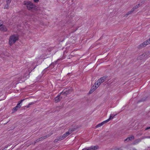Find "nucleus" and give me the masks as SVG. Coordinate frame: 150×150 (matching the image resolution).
<instances>
[{
    "label": "nucleus",
    "mask_w": 150,
    "mask_h": 150,
    "mask_svg": "<svg viewBox=\"0 0 150 150\" xmlns=\"http://www.w3.org/2000/svg\"><path fill=\"white\" fill-rule=\"evenodd\" d=\"M149 44H150V38L146 40Z\"/></svg>",
    "instance_id": "c85d7f7f"
},
{
    "label": "nucleus",
    "mask_w": 150,
    "mask_h": 150,
    "mask_svg": "<svg viewBox=\"0 0 150 150\" xmlns=\"http://www.w3.org/2000/svg\"><path fill=\"white\" fill-rule=\"evenodd\" d=\"M150 54V52L149 51H147L143 54L138 57L137 59L138 60H141L147 57Z\"/></svg>",
    "instance_id": "20e7f679"
},
{
    "label": "nucleus",
    "mask_w": 150,
    "mask_h": 150,
    "mask_svg": "<svg viewBox=\"0 0 150 150\" xmlns=\"http://www.w3.org/2000/svg\"><path fill=\"white\" fill-rule=\"evenodd\" d=\"M9 4H7L4 6V8H7V9H8V8H9Z\"/></svg>",
    "instance_id": "b1692460"
},
{
    "label": "nucleus",
    "mask_w": 150,
    "mask_h": 150,
    "mask_svg": "<svg viewBox=\"0 0 150 150\" xmlns=\"http://www.w3.org/2000/svg\"><path fill=\"white\" fill-rule=\"evenodd\" d=\"M7 147H8V146H5V148H7Z\"/></svg>",
    "instance_id": "4c0bfd02"
},
{
    "label": "nucleus",
    "mask_w": 150,
    "mask_h": 150,
    "mask_svg": "<svg viewBox=\"0 0 150 150\" xmlns=\"http://www.w3.org/2000/svg\"><path fill=\"white\" fill-rule=\"evenodd\" d=\"M18 108L17 107V106H16L15 107H14L13 109V113L15 112H16L18 109Z\"/></svg>",
    "instance_id": "aec40b11"
},
{
    "label": "nucleus",
    "mask_w": 150,
    "mask_h": 150,
    "mask_svg": "<svg viewBox=\"0 0 150 150\" xmlns=\"http://www.w3.org/2000/svg\"><path fill=\"white\" fill-rule=\"evenodd\" d=\"M147 138H150V136H148L146 137Z\"/></svg>",
    "instance_id": "e433bc0d"
},
{
    "label": "nucleus",
    "mask_w": 150,
    "mask_h": 150,
    "mask_svg": "<svg viewBox=\"0 0 150 150\" xmlns=\"http://www.w3.org/2000/svg\"><path fill=\"white\" fill-rule=\"evenodd\" d=\"M43 139V137H42L38 139H37L34 142V144H35L36 142H38L42 140Z\"/></svg>",
    "instance_id": "a211bd4d"
},
{
    "label": "nucleus",
    "mask_w": 150,
    "mask_h": 150,
    "mask_svg": "<svg viewBox=\"0 0 150 150\" xmlns=\"http://www.w3.org/2000/svg\"><path fill=\"white\" fill-rule=\"evenodd\" d=\"M70 130V129H69V131L68 132H67L66 133H65V134L67 135V136L68 135H69V134H70L71 133H70L69 132V131Z\"/></svg>",
    "instance_id": "bb28decb"
},
{
    "label": "nucleus",
    "mask_w": 150,
    "mask_h": 150,
    "mask_svg": "<svg viewBox=\"0 0 150 150\" xmlns=\"http://www.w3.org/2000/svg\"><path fill=\"white\" fill-rule=\"evenodd\" d=\"M150 129V127H147L145 129V130H147L148 129Z\"/></svg>",
    "instance_id": "473e14b6"
},
{
    "label": "nucleus",
    "mask_w": 150,
    "mask_h": 150,
    "mask_svg": "<svg viewBox=\"0 0 150 150\" xmlns=\"http://www.w3.org/2000/svg\"><path fill=\"white\" fill-rule=\"evenodd\" d=\"M63 98V96L62 95H61V93L60 94L54 98V101L55 103H57L60 101L61 99Z\"/></svg>",
    "instance_id": "423d86ee"
},
{
    "label": "nucleus",
    "mask_w": 150,
    "mask_h": 150,
    "mask_svg": "<svg viewBox=\"0 0 150 150\" xmlns=\"http://www.w3.org/2000/svg\"><path fill=\"white\" fill-rule=\"evenodd\" d=\"M23 4L26 6L27 8L29 10H31L35 8L36 7L34 4L29 1H24Z\"/></svg>",
    "instance_id": "f03ea898"
},
{
    "label": "nucleus",
    "mask_w": 150,
    "mask_h": 150,
    "mask_svg": "<svg viewBox=\"0 0 150 150\" xmlns=\"http://www.w3.org/2000/svg\"><path fill=\"white\" fill-rule=\"evenodd\" d=\"M34 103V102H31V103H30L29 104V105L30 106V105H31L32 104H33Z\"/></svg>",
    "instance_id": "2f4dec72"
},
{
    "label": "nucleus",
    "mask_w": 150,
    "mask_h": 150,
    "mask_svg": "<svg viewBox=\"0 0 150 150\" xmlns=\"http://www.w3.org/2000/svg\"><path fill=\"white\" fill-rule=\"evenodd\" d=\"M63 139H64L62 136H59L57 137V138L54 140V142H57L58 141H61Z\"/></svg>",
    "instance_id": "9b49d317"
},
{
    "label": "nucleus",
    "mask_w": 150,
    "mask_h": 150,
    "mask_svg": "<svg viewBox=\"0 0 150 150\" xmlns=\"http://www.w3.org/2000/svg\"><path fill=\"white\" fill-rule=\"evenodd\" d=\"M115 150H120V149H116Z\"/></svg>",
    "instance_id": "58836bf2"
},
{
    "label": "nucleus",
    "mask_w": 150,
    "mask_h": 150,
    "mask_svg": "<svg viewBox=\"0 0 150 150\" xmlns=\"http://www.w3.org/2000/svg\"><path fill=\"white\" fill-rule=\"evenodd\" d=\"M98 87L96 85H94L93 86H92L89 91V93L90 94L92 93L95 90H96Z\"/></svg>",
    "instance_id": "6e6552de"
},
{
    "label": "nucleus",
    "mask_w": 150,
    "mask_h": 150,
    "mask_svg": "<svg viewBox=\"0 0 150 150\" xmlns=\"http://www.w3.org/2000/svg\"><path fill=\"white\" fill-rule=\"evenodd\" d=\"M25 107H26L27 108H28L30 107V105H27V106H25Z\"/></svg>",
    "instance_id": "f704fd0d"
},
{
    "label": "nucleus",
    "mask_w": 150,
    "mask_h": 150,
    "mask_svg": "<svg viewBox=\"0 0 150 150\" xmlns=\"http://www.w3.org/2000/svg\"><path fill=\"white\" fill-rule=\"evenodd\" d=\"M141 2L142 3H143L145 1V0H141Z\"/></svg>",
    "instance_id": "72a5a7b5"
},
{
    "label": "nucleus",
    "mask_w": 150,
    "mask_h": 150,
    "mask_svg": "<svg viewBox=\"0 0 150 150\" xmlns=\"http://www.w3.org/2000/svg\"><path fill=\"white\" fill-rule=\"evenodd\" d=\"M140 6V4H137V5H136V6H135L134 8L135 9H136V8H138Z\"/></svg>",
    "instance_id": "a878e982"
},
{
    "label": "nucleus",
    "mask_w": 150,
    "mask_h": 150,
    "mask_svg": "<svg viewBox=\"0 0 150 150\" xmlns=\"http://www.w3.org/2000/svg\"><path fill=\"white\" fill-rule=\"evenodd\" d=\"M11 1V0H6V3L7 4H10Z\"/></svg>",
    "instance_id": "393cba45"
},
{
    "label": "nucleus",
    "mask_w": 150,
    "mask_h": 150,
    "mask_svg": "<svg viewBox=\"0 0 150 150\" xmlns=\"http://www.w3.org/2000/svg\"><path fill=\"white\" fill-rule=\"evenodd\" d=\"M32 71V70H31L30 69V70H29V74H28V76H25V77L26 78H28L29 77V74H30V73L31 72V71Z\"/></svg>",
    "instance_id": "4be33fe9"
},
{
    "label": "nucleus",
    "mask_w": 150,
    "mask_h": 150,
    "mask_svg": "<svg viewBox=\"0 0 150 150\" xmlns=\"http://www.w3.org/2000/svg\"><path fill=\"white\" fill-rule=\"evenodd\" d=\"M107 123L105 120L102 122L100 123L97 125L96 127V128H98L100 127L101 126L103 125L105 123Z\"/></svg>",
    "instance_id": "f8f14e48"
},
{
    "label": "nucleus",
    "mask_w": 150,
    "mask_h": 150,
    "mask_svg": "<svg viewBox=\"0 0 150 150\" xmlns=\"http://www.w3.org/2000/svg\"><path fill=\"white\" fill-rule=\"evenodd\" d=\"M135 9L134 8V7H133L131 10L130 11L132 13H133L134 11V10Z\"/></svg>",
    "instance_id": "c756f323"
},
{
    "label": "nucleus",
    "mask_w": 150,
    "mask_h": 150,
    "mask_svg": "<svg viewBox=\"0 0 150 150\" xmlns=\"http://www.w3.org/2000/svg\"><path fill=\"white\" fill-rule=\"evenodd\" d=\"M91 149L92 148H90V147H88L85 148L83 149L82 150H91V149Z\"/></svg>",
    "instance_id": "5701e85b"
},
{
    "label": "nucleus",
    "mask_w": 150,
    "mask_h": 150,
    "mask_svg": "<svg viewBox=\"0 0 150 150\" xmlns=\"http://www.w3.org/2000/svg\"><path fill=\"white\" fill-rule=\"evenodd\" d=\"M117 115V114H115V115H114V114H111L110 117H109V119H108L106 120L105 121H106V122H109L110 120L112 119H113V117L115 116H116V115Z\"/></svg>",
    "instance_id": "9d476101"
},
{
    "label": "nucleus",
    "mask_w": 150,
    "mask_h": 150,
    "mask_svg": "<svg viewBox=\"0 0 150 150\" xmlns=\"http://www.w3.org/2000/svg\"><path fill=\"white\" fill-rule=\"evenodd\" d=\"M148 44H149L148 43V42H147V41H146L143 42L142 43V44H141L140 45H139L138 46V47L139 49H141L142 48L144 47H145V46H146Z\"/></svg>",
    "instance_id": "0eeeda50"
},
{
    "label": "nucleus",
    "mask_w": 150,
    "mask_h": 150,
    "mask_svg": "<svg viewBox=\"0 0 150 150\" xmlns=\"http://www.w3.org/2000/svg\"><path fill=\"white\" fill-rule=\"evenodd\" d=\"M24 100V99L21 100V101H19L18 102L16 106L18 108H20L21 107V105H20L21 103Z\"/></svg>",
    "instance_id": "2eb2a0df"
},
{
    "label": "nucleus",
    "mask_w": 150,
    "mask_h": 150,
    "mask_svg": "<svg viewBox=\"0 0 150 150\" xmlns=\"http://www.w3.org/2000/svg\"><path fill=\"white\" fill-rule=\"evenodd\" d=\"M130 150H137L134 149H130Z\"/></svg>",
    "instance_id": "c9c22d12"
},
{
    "label": "nucleus",
    "mask_w": 150,
    "mask_h": 150,
    "mask_svg": "<svg viewBox=\"0 0 150 150\" xmlns=\"http://www.w3.org/2000/svg\"><path fill=\"white\" fill-rule=\"evenodd\" d=\"M107 76H105L103 77H101L99 79H100V81H101L103 83L105 81L106 79L107 78Z\"/></svg>",
    "instance_id": "dca6fc26"
},
{
    "label": "nucleus",
    "mask_w": 150,
    "mask_h": 150,
    "mask_svg": "<svg viewBox=\"0 0 150 150\" xmlns=\"http://www.w3.org/2000/svg\"><path fill=\"white\" fill-rule=\"evenodd\" d=\"M134 136L132 135L130 137L127 138L124 140V142H128L129 141H131L134 139Z\"/></svg>",
    "instance_id": "1a4fd4ad"
},
{
    "label": "nucleus",
    "mask_w": 150,
    "mask_h": 150,
    "mask_svg": "<svg viewBox=\"0 0 150 150\" xmlns=\"http://www.w3.org/2000/svg\"><path fill=\"white\" fill-rule=\"evenodd\" d=\"M33 1H34V2L35 3H37L39 1V0H33Z\"/></svg>",
    "instance_id": "7c9ffc66"
},
{
    "label": "nucleus",
    "mask_w": 150,
    "mask_h": 150,
    "mask_svg": "<svg viewBox=\"0 0 150 150\" xmlns=\"http://www.w3.org/2000/svg\"><path fill=\"white\" fill-rule=\"evenodd\" d=\"M62 136V137L63 139H64V138H65L67 137V135H66L65 133L64 134H63Z\"/></svg>",
    "instance_id": "cd10ccee"
},
{
    "label": "nucleus",
    "mask_w": 150,
    "mask_h": 150,
    "mask_svg": "<svg viewBox=\"0 0 150 150\" xmlns=\"http://www.w3.org/2000/svg\"><path fill=\"white\" fill-rule=\"evenodd\" d=\"M62 59H59L57 60V61L54 62H52L51 63V64L50 65V67L52 66V68H53L54 67V65L56 64V62H57L59 60H62Z\"/></svg>",
    "instance_id": "4468645a"
},
{
    "label": "nucleus",
    "mask_w": 150,
    "mask_h": 150,
    "mask_svg": "<svg viewBox=\"0 0 150 150\" xmlns=\"http://www.w3.org/2000/svg\"><path fill=\"white\" fill-rule=\"evenodd\" d=\"M132 13L131 11H129V12H128L125 15V17H127L129 15L131 14Z\"/></svg>",
    "instance_id": "412c9836"
},
{
    "label": "nucleus",
    "mask_w": 150,
    "mask_h": 150,
    "mask_svg": "<svg viewBox=\"0 0 150 150\" xmlns=\"http://www.w3.org/2000/svg\"><path fill=\"white\" fill-rule=\"evenodd\" d=\"M0 30L5 32L7 31L6 27L3 25V22L1 20H0Z\"/></svg>",
    "instance_id": "39448f33"
},
{
    "label": "nucleus",
    "mask_w": 150,
    "mask_h": 150,
    "mask_svg": "<svg viewBox=\"0 0 150 150\" xmlns=\"http://www.w3.org/2000/svg\"><path fill=\"white\" fill-rule=\"evenodd\" d=\"M53 134L52 133H50L48 134H47L46 135H45L44 136H43V139H46V138H47L48 137H49L51 135H52Z\"/></svg>",
    "instance_id": "f3484780"
},
{
    "label": "nucleus",
    "mask_w": 150,
    "mask_h": 150,
    "mask_svg": "<svg viewBox=\"0 0 150 150\" xmlns=\"http://www.w3.org/2000/svg\"><path fill=\"white\" fill-rule=\"evenodd\" d=\"M35 67L33 69H35Z\"/></svg>",
    "instance_id": "ea45409f"
},
{
    "label": "nucleus",
    "mask_w": 150,
    "mask_h": 150,
    "mask_svg": "<svg viewBox=\"0 0 150 150\" xmlns=\"http://www.w3.org/2000/svg\"><path fill=\"white\" fill-rule=\"evenodd\" d=\"M90 148H92V149H91V150H96V149H98V146H91L90 147Z\"/></svg>",
    "instance_id": "6ab92c4d"
},
{
    "label": "nucleus",
    "mask_w": 150,
    "mask_h": 150,
    "mask_svg": "<svg viewBox=\"0 0 150 150\" xmlns=\"http://www.w3.org/2000/svg\"><path fill=\"white\" fill-rule=\"evenodd\" d=\"M71 91L72 90L71 89H65L61 93V94L63 96V98H64L65 96L70 93Z\"/></svg>",
    "instance_id": "7ed1b4c3"
},
{
    "label": "nucleus",
    "mask_w": 150,
    "mask_h": 150,
    "mask_svg": "<svg viewBox=\"0 0 150 150\" xmlns=\"http://www.w3.org/2000/svg\"><path fill=\"white\" fill-rule=\"evenodd\" d=\"M102 83V82L100 81V79H99L95 83V85H97V86L98 87L100 85L101 83Z\"/></svg>",
    "instance_id": "ddd939ff"
},
{
    "label": "nucleus",
    "mask_w": 150,
    "mask_h": 150,
    "mask_svg": "<svg viewBox=\"0 0 150 150\" xmlns=\"http://www.w3.org/2000/svg\"><path fill=\"white\" fill-rule=\"evenodd\" d=\"M18 35H13L11 36L9 39V44L10 46L12 45L13 44L18 40Z\"/></svg>",
    "instance_id": "f257e3e1"
}]
</instances>
